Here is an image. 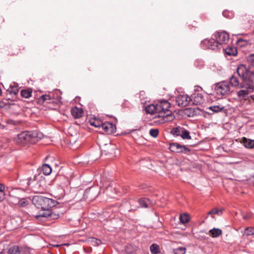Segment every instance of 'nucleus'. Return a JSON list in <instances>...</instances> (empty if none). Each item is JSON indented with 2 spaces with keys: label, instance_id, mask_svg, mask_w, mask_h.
Returning <instances> with one entry per match:
<instances>
[{
  "label": "nucleus",
  "instance_id": "nucleus-1",
  "mask_svg": "<svg viewBox=\"0 0 254 254\" xmlns=\"http://www.w3.org/2000/svg\"><path fill=\"white\" fill-rule=\"evenodd\" d=\"M42 136V133L37 131H23L17 135L15 141L17 144L25 146L36 143Z\"/></svg>",
  "mask_w": 254,
  "mask_h": 254
},
{
  "label": "nucleus",
  "instance_id": "nucleus-2",
  "mask_svg": "<svg viewBox=\"0 0 254 254\" xmlns=\"http://www.w3.org/2000/svg\"><path fill=\"white\" fill-rule=\"evenodd\" d=\"M252 80H243L240 85V87L243 88L237 92L239 101L244 103V101H248L250 104L251 100L249 99V94L254 90V85Z\"/></svg>",
  "mask_w": 254,
  "mask_h": 254
},
{
  "label": "nucleus",
  "instance_id": "nucleus-3",
  "mask_svg": "<svg viewBox=\"0 0 254 254\" xmlns=\"http://www.w3.org/2000/svg\"><path fill=\"white\" fill-rule=\"evenodd\" d=\"M238 76L242 79H253L254 78V66L251 64L248 68L244 65L238 66L236 72H234L229 79H237Z\"/></svg>",
  "mask_w": 254,
  "mask_h": 254
},
{
  "label": "nucleus",
  "instance_id": "nucleus-4",
  "mask_svg": "<svg viewBox=\"0 0 254 254\" xmlns=\"http://www.w3.org/2000/svg\"><path fill=\"white\" fill-rule=\"evenodd\" d=\"M239 80H222L215 84L214 91L217 95L222 97L227 94L230 89V86L239 85Z\"/></svg>",
  "mask_w": 254,
  "mask_h": 254
},
{
  "label": "nucleus",
  "instance_id": "nucleus-5",
  "mask_svg": "<svg viewBox=\"0 0 254 254\" xmlns=\"http://www.w3.org/2000/svg\"><path fill=\"white\" fill-rule=\"evenodd\" d=\"M32 203L39 209H47L55 206L56 201L42 195H36L32 198Z\"/></svg>",
  "mask_w": 254,
  "mask_h": 254
},
{
  "label": "nucleus",
  "instance_id": "nucleus-6",
  "mask_svg": "<svg viewBox=\"0 0 254 254\" xmlns=\"http://www.w3.org/2000/svg\"><path fill=\"white\" fill-rule=\"evenodd\" d=\"M164 115H162L161 123H165L172 121L174 119V116L172 112L169 110L170 104L166 100H162L159 102Z\"/></svg>",
  "mask_w": 254,
  "mask_h": 254
},
{
  "label": "nucleus",
  "instance_id": "nucleus-7",
  "mask_svg": "<svg viewBox=\"0 0 254 254\" xmlns=\"http://www.w3.org/2000/svg\"><path fill=\"white\" fill-rule=\"evenodd\" d=\"M213 36L221 46L227 44L229 41V35L225 31L216 32Z\"/></svg>",
  "mask_w": 254,
  "mask_h": 254
},
{
  "label": "nucleus",
  "instance_id": "nucleus-8",
  "mask_svg": "<svg viewBox=\"0 0 254 254\" xmlns=\"http://www.w3.org/2000/svg\"><path fill=\"white\" fill-rule=\"evenodd\" d=\"M201 45H205L209 49L214 51H217L220 49L221 46L217 41L214 39L207 40L205 39L201 41Z\"/></svg>",
  "mask_w": 254,
  "mask_h": 254
},
{
  "label": "nucleus",
  "instance_id": "nucleus-9",
  "mask_svg": "<svg viewBox=\"0 0 254 254\" xmlns=\"http://www.w3.org/2000/svg\"><path fill=\"white\" fill-rule=\"evenodd\" d=\"M177 105L179 106L186 107L191 103V99L187 94L180 95L176 98Z\"/></svg>",
  "mask_w": 254,
  "mask_h": 254
},
{
  "label": "nucleus",
  "instance_id": "nucleus-10",
  "mask_svg": "<svg viewBox=\"0 0 254 254\" xmlns=\"http://www.w3.org/2000/svg\"><path fill=\"white\" fill-rule=\"evenodd\" d=\"M170 150L174 152L177 153H187L190 151V149L184 145H180L177 143H173L170 144L169 147Z\"/></svg>",
  "mask_w": 254,
  "mask_h": 254
},
{
  "label": "nucleus",
  "instance_id": "nucleus-11",
  "mask_svg": "<svg viewBox=\"0 0 254 254\" xmlns=\"http://www.w3.org/2000/svg\"><path fill=\"white\" fill-rule=\"evenodd\" d=\"M191 99V103L194 105H199L203 103V96L201 94L195 92L192 94L190 97Z\"/></svg>",
  "mask_w": 254,
  "mask_h": 254
},
{
  "label": "nucleus",
  "instance_id": "nucleus-12",
  "mask_svg": "<svg viewBox=\"0 0 254 254\" xmlns=\"http://www.w3.org/2000/svg\"><path fill=\"white\" fill-rule=\"evenodd\" d=\"M101 128L107 133H113L116 129L115 125L110 122L103 123Z\"/></svg>",
  "mask_w": 254,
  "mask_h": 254
},
{
  "label": "nucleus",
  "instance_id": "nucleus-13",
  "mask_svg": "<svg viewBox=\"0 0 254 254\" xmlns=\"http://www.w3.org/2000/svg\"><path fill=\"white\" fill-rule=\"evenodd\" d=\"M50 213V208L47 209H41L38 214L35 215V218L38 220H44L47 219L49 220Z\"/></svg>",
  "mask_w": 254,
  "mask_h": 254
},
{
  "label": "nucleus",
  "instance_id": "nucleus-14",
  "mask_svg": "<svg viewBox=\"0 0 254 254\" xmlns=\"http://www.w3.org/2000/svg\"><path fill=\"white\" fill-rule=\"evenodd\" d=\"M114 146L111 143H106L101 148V151L103 154L107 155L111 153L114 150Z\"/></svg>",
  "mask_w": 254,
  "mask_h": 254
},
{
  "label": "nucleus",
  "instance_id": "nucleus-15",
  "mask_svg": "<svg viewBox=\"0 0 254 254\" xmlns=\"http://www.w3.org/2000/svg\"><path fill=\"white\" fill-rule=\"evenodd\" d=\"M241 142L247 148L252 149L254 148V140L247 139V138L244 137L242 138Z\"/></svg>",
  "mask_w": 254,
  "mask_h": 254
},
{
  "label": "nucleus",
  "instance_id": "nucleus-16",
  "mask_svg": "<svg viewBox=\"0 0 254 254\" xmlns=\"http://www.w3.org/2000/svg\"><path fill=\"white\" fill-rule=\"evenodd\" d=\"M7 91L10 94L16 95L19 91L18 85L17 83L13 82H12L9 87L7 89Z\"/></svg>",
  "mask_w": 254,
  "mask_h": 254
},
{
  "label": "nucleus",
  "instance_id": "nucleus-17",
  "mask_svg": "<svg viewBox=\"0 0 254 254\" xmlns=\"http://www.w3.org/2000/svg\"><path fill=\"white\" fill-rule=\"evenodd\" d=\"M71 113L72 116L76 119L80 118L83 116V111L82 109L76 107L71 109Z\"/></svg>",
  "mask_w": 254,
  "mask_h": 254
},
{
  "label": "nucleus",
  "instance_id": "nucleus-18",
  "mask_svg": "<svg viewBox=\"0 0 254 254\" xmlns=\"http://www.w3.org/2000/svg\"><path fill=\"white\" fill-rule=\"evenodd\" d=\"M223 50L225 54L228 56H236L237 54V50L235 47H228L226 48H223Z\"/></svg>",
  "mask_w": 254,
  "mask_h": 254
},
{
  "label": "nucleus",
  "instance_id": "nucleus-19",
  "mask_svg": "<svg viewBox=\"0 0 254 254\" xmlns=\"http://www.w3.org/2000/svg\"><path fill=\"white\" fill-rule=\"evenodd\" d=\"M139 203L141 207L146 208L152 204L150 199L146 198H141L139 200Z\"/></svg>",
  "mask_w": 254,
  "mask_h": 254
},
{
  "label": "nucleus",
  "instance_id": "nucleus-20",
  "mask_svg": "<svg viewBox=\"0 0 254 254\" xmlns=\"http://www.w3.org/2000/svg\"><path fill=\"white\" fill-rule=\"evenodd\" d=\"M32 92L31 88L23 89L20 91V95L23 98L28 99L31 97Z\"/></svg>",
  "mask_w": 254,
  "mask_h": 254
},
{
  "label": "nucleus",
  "instance_id": "nucleus-21",
  "mask_svg": "<svg viewBox=\"0 0 254 254\" xmlns=\"http://www.w3.org/2000/svg\"><path fill=\"white\" fill-rule=\"evenodd\" d=\"M210 235L213 238H216L222 235V230L218 228H213L209 231Z\"/></svg>",
  "mask_w": 254,
  "mask_h": 254
},
{
  "label": "nucleus",
  "instance_id": "nucleus-22",
  "mask_svg": "<svg viewBox=\"0 0 254 254\" xmlns=\"http://www.w3.org/2000/svg\"><path fill=\"white\" fill-rule=\"evenodd\" d=\"M22 248L17 246L11 247L8 250L9 254H22Z\"/></svg>",
  "mask_w": 254,
  "mask_h": 254
},
{
  "label": "nucleus",
  "instance_id": "nucleus-23",
  "mask_svg": "<svg viewBox=\"0 0 254 254\" xmlns=\"http://www.w3.org/2000/svg\"><path fill=\"white\" fill-rule=\"evenodd\" d=\"M89 122L91 126L99 128H101L103 123L101 120L98 119H91L90 120Z\"/></svg>",
  "mask_w": 254,
  "mask_h": 254
},
{
  "label": "nucleus",
  "instance_id": "nucleus-24",
  "mask_svg": "<svg viewBox=\"0 0 254 254\" xmlns=\"http://www.w3.org/2000/svg\"><path fill=\"white\" fill-rule=\"evenodd\" d=\"M146 113L150 114H154L156 112V104H150L146 106L145 108Z\"/></svg>",
  "mask_w": 254,
  "mask_h": 254
},
{
  "label": "nucleus",
  "instance_id": "nucleus-25",
  "mask_svg": "<svg viewBox=\"0 0 254 254\" xmlns=\"http://www.w3.org/2000/svg\"><path fill=\"white\" fill-rule=\"evenodd\" d=\"M244 236L247 237L254 235V227H246L243 232H242Z\"/></svg>",
  "mask_w": 254,
  "mask_h": 254
},
{
  "label": "nucleus",
  "instance_id": "nucleus-26",
  "mask_svg": "<svg viewBox=\"0 0 254 254\" xmlns=\"http://www.w3.org/2000/svg\"><path fill=\"white\" fill-rule=\"evenodd\" d=\"M183 127H174L171 131V133L173 135L175 136H181V133L183 130Z\"/></svg>",
  "mask_w": 254,
  "mask_h": 254
},
{
  "label": "nucleus",
  "instance_id": "nucleus-27",
  "mask_svg": "<svg viewBox=\"0 0 254 254\" xmlns=\"http://www.w3.org/2000/svg\"><path fill=\"white\" fill-rule=\"evenodd\" d=\"M42 171L44 175H49L52 172V168L48 164H45L42 167Z\"/></svg>",
  "mask_w": 254,
  "mask_h": 254
},
{
  "label": "nucleus",
  "instance_id": "nucleus-28",
  "mask_svg": "<svg viewBox=\"0 0 254 254\" xmlns=\"http://www.w3.org/2000/svg\"><path fill=\"white\" fill-rule=\"evenodd\" d=\"M224 107L222 106L218 105V106H210L208 108V109L211 110L214 113H218L222 111L224 109Z\"/></svg>",
  "mask_w": 254,
  "mask_h": 254
},
{
  "label": "nucleus",
  "instance_id": "nucleus-29",
  "mask_svg": "<svg viewBox=\"0 0 254 254\" xmlns=\"http://www.w3.org/2000/svg\"><path fill=\"white\" fill-rule=\"evenodd\" d=\"M29 204L28 200L25 198L20 199L17 201V205L20 207H25Z\"/></svg>",
  "mask_w": 254,
  "mask_h": 254
},
{
  "label": "nucleus",
  "instance_id": "nucleus-30",
  "mask_svg": "<svg viewBox=\"0 0 254 254\" xmlns=\"http://www.w3.org/2000/svg\"><path fill=\"white\" fill-rule=\"evenodd\" d=\"M180 220L182 223L186 224L189 221L190 217L188 214H183L180 215Z\"/></svg>",
  "mask_w": 254,
  "mask_h": 254
},
{
  "label": "nucleus",
  "instance_id": "nucleus-31",
  "mask_svg": "<svg viewBox=\"0 0 254 254\" xmlns=\"http://www.w3.org/2000/svg\"><path fill=\"white\" fill-rule=\"evenodd\" d=\"M186 249L185 247H179L173 250L174 254H185Z\"/></svg>",
  "mask_w": 254,
  "mask_h": 254
},
{
  "label": "nucleus",
  "instance_id": "nucleus-32",
  "mask_svg": "<svg viewBox=\"0 0 254 254\" xmlns=\"http://www.w3.org/2000/svg\"><path fill=\"white\" fill-rule=\"evenodd\" d=\"M181 136L184 139H190L191 136L190 135V132L187 130L185 129L184 128L182 131V133H181Z\"/></svg>",
  "mask_w": 254,
  "mask_h": 254
},
{
  "label": "nucleus",
  "instance_id": "nucleus-33",
  "mask_svg": "<svg viewBox=\"0 0 254 254\" xmlns=\"http://www.w3.org/2000/svg\"><path fill=\"white\" fill-rule=\"evenodd\" d=\"M151 252L153 254H157L159 253V246L157 244H152L150 247Z\"/></svg>",
  "mask_w": 254,
  "mask_h": 254
},
{
  "label": "nucleus",
  "instance_id": "nucleus-34",
  "mask_svg": "<svg viewBox=\"0 0 254 254\" xmlns=\"http://www.w3.org/2000/svg\"><path fill=\"white\" fill-rule=\"evenodd\" d=\"M159 134V129L157 128H151L149 130V134L153 137L156 138Z\"/></svg>",
  "mask_w": 254,
  "mask_h": 254
},
{
  "label": "nucleus",
  "instance_id": "nucleus-35",
  "mask_svg": "<svg viewBox=\"0 0 254 254\" xmlns=\"http://www.w3.org/2000/svg\"><path fill=\"white\" fill-rule=\"evenodd\" d=\"M59 217V214L56 213L55 212H53L52 210L50 209L49 220L52 219H57Z\"/></svg>",
  "mask_w": 254,
  "mask_h": 254
},
{
  "label": "nucleus",
  "instance_id": "nucleus-36",
  "mask_svg": "<svg viewBox=\"0 0 254 254\" xmlns=\"http://www.w3.org/2000/svg\"><path fill=\"white\" fill-rule=\"evenodd\" d=\"M194 66L197 68H201L204 65V62L201 60H196L194 63Z\"/></svg>",
  "mask_w": 254,
  "mask_h": 254
},
{
  "label": "nucleus",
  "instance_id": "nucleus-37",
  "mask_svg": "<svg viewBox=\"0 0 254 254\" xmlns=\"http://www.w3.org/2000/svg\"><path fill=\"white\" fill-rule=\"evenodd\" d=\"M52 98V96L50 94L43 95L40 98V101L45 102L46 100H50Z\"/></svg>",
  "mask_w": 254,
  "mask_h": 254
},
{
  "label": "nucleus",
  "instance_id": "nucleus-38",
  "mask_svg": "<svg viewBox=\"0 0 254 254\" xmlns=\"http://www.w3.org/2000/svg\"><path fill=\"white\" fill-rule=\"evenodd\" d=\"M156 113H158L159 114L158 115V116L162 117V115H164V113L163 112V110H162L161 107L160 106L159 102L158 103L156 104Z\"/></svg>",
  "mask_w": 254,
  "mask_h": 254
},
{
  "label": "nucleus",
  "instance_id": "nucleus-39",
  "mask_svg": "<svg viewBox=\"0 0 254 254\" xmlns=\"http://www.w3.org/2000/svg\"><path fill=\"white\" fill-rule=\"evenodd\" d=\"M222 14L224 17L228 18H231L233 16V13L227 10H224L222 12Z\"/></svg>",
  "mask_w": 254,
  "mask_h": 254
},
{
  "label": "nucleus",
  "instance_id": "nucleus-40",
  "mask_svg": "<svg viewBox=\"0 0 254 254\" xmlns=\"http://www.w3.org/2000/svg\"><path fill=\"white\" fill-rule=\"evenodd\" d=\"M91 242L93 246H99L101 244V241L96 238H92Z\"/></svg>",
  "mask_w": 254,
  "mask_h": 254
},
{
  "label": "nucleus",
  "instance_id": "nucleus-41",
  "mask_svg": "<svg viewBox=\"0 0 254 254\" xmlns=\"http://www.w3.org/2000/svg\"><path fill=\"white\" fill-rule=\"evenodd\" d=\"M222 213V211L220 210H218L217 208H215L211 210L208 213V215H212L214 214H217L218 215L221 214Z\"/></svg>",
  "mask_w": 254,
  "mask_h": 254
},
{
  "label": "nucleus",
  "instance_id": "nucleus-42",
  "mask_svg": "<svg viewBox=\"0 0 254 254\" xmlns=\"http://www.w3.org/2000/svg\"><path fill=\"white\" fill-rule=\"evenodd\" d=\"M19 199H20L16 198L14 196H13V195L10 196V201L12 203H13L14 204H17V201Z\"/></svg>",
  "mask_w": 254,
  "mask_h": 254
},
{
  "label": "nucleus",
  "instance_id": "nucleus-43",
  "mask_svg": "<svg viewBox=\"0 0 254 254\" xmlns=\"http://www.w3.org/2000/svg\"><path fill=\"white\" fill-rule=\"evenodd\" d=\"M248 61L253 63L254 62V54H252L248 57Z\"/></svg>",
  "mask_w": 254,
  "mask_h": 254
},
{
  "label": "nucleus",
  "instance_id": "nucleus-44",
  "mask_svg": "<svg viewBox=\"0 0 254 254\" xmlns=\"http://www.w3.org/2000/svg\"><path fill=\"white\" fill-rule=\"evenodd\" d=\"M5 193L3 191H0V202L4 199Z\"/></svg>",
  "mask_w": 254,
  "mask_h": 254
},
{
  "label": "nucleus",
  "instance_id": "nucleus-45",
  "mask_svg": "<svg viewBox=\"0 0 254 254\" xmlns=\"http://www.w3.org/2000/svg\"><path fill=\"white\" fill-rule=\"evenodd\" d=\"M243 217V218L244 219L246 220V219H250V217H251V216L250 215H248V214H246V215H244Z\"/></svg>",
  "mask_w": 254,
  "mask_h": 254
},
{
  "label": "nucleus",
  "instance_id": "nucleus-46",
  "mask_svg": "<svg viewBox=\"0 0 254 254\" xmlns=\"http://www.w3.org/2000/svg\"><path fill=\"white\" fill-rule=\"evenodd\" d=\"M4 190V187L1 184H0V191H3Z\"/></svg>",
  "mask_w": 254,
  "mask_h": 254
},
{
  "label": "nucleus",
  "instance_id": "nucleus-47",
  "mask_svg": "<svg viewBox=\"0 0 254 254\" xmlns=\"http://www.w3.org/2000/svg\"><path fill=\"white\" fill-rule=\"evenodd\" d=\"M245 42L246 43H248V41L247 40H243V39H239L238 40V42Z\"/></svg>",
  "mask_w": 254,
  "mask_h": 254
},
{
  "label": "nucleus",
  "instance_id": "nucleus-48",
  "mask_svg": "<svg viewBox=\"0 0 254 254\" xmlns=\"http://www.w3.org/2000/svg\"><path fill=\"white\" fill-rule=\"evenodd\" d=\"M250 97L254 102V95H251Z\"/></svg>",
  "mask_w": 254,
  "mask_h": 254
},
{
  "label": "nucleus",
  "instance_id": "nucleus-49",
  "mask_svg": "<svg viewBox=\"0 0 254 254\" xmlns=\"http://www.w3.org/2000/svg\"><path fill=\"white\" fill-rule=\"evenodd\" d=\"M128 249V247H127V253H131L132 252H131V251H128L127 250V249Z\"/></svg>",
  "mask_w": 254,
  "mask_h": 254
},
{
  "label": "nucleus",
  "instance_id": "nucleus-50",
  "mask_svg": "<svg viewBox=\"0 0 254 254\" xmlns=\"http://www.w3.org/2000/svg\"><path fill=\"white\" fill-rule=\"evenodd\" d=\"M2 91L1 89L0 88V96L1 95Z\"/></svg>",
  "mask_w": 254,
  "mask_h": 254
},
{
  "label": "nucleus",
  "instance_id": "nucleus-51",
  "mask_svg": "<svg viewBox=\"0 0 254 254\" xmlns=\"http://www.w3.org/2000/svg\"><path fill=\"white\" fill-rule=\"evenodd\" d=\"M89 191H90V190H86L85 192H86V193H88V192H89Z\"/></svg>",
  "mask_w": 254,
  "mask_h": 254
},
{
  "label": "nucleus",
  "instance_id": "nucleus-52",
  "mask_svg": "<svg viewBox=\"0 0 254 254\" xmlns=\"http://www.w3.org/2000/svg\"><path fill=\"white\" fill-rule=\"evenodd\" d=\"M28 184L29 185H30V181H28Z\"/></svg>",
  "mask_w": 254,
  "mask_h": 254
}]
</instances>
